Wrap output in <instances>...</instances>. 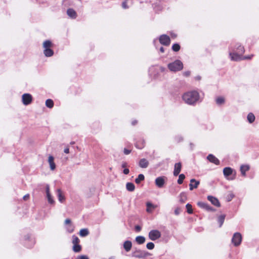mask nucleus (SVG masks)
Segmentation results:
<instances>
[{
  "mask_svg": "<svg viewBox=\"0 0 259 259\" xmlns=\"http://www.w3.org/2000/svg\"><path fill=\"white\" fill-rule=\"evenodd\" d=\"M199 94L196 91L186 92L182 96L184 102L189 105H195L199 101Z\"/></svg>",
  "mask_w": 259,
  "mask_h": 259,
  "instance_id": "1",
  "label": "nucleus"
},
{
  "mask_svg": "<svg viewBox=\"0 0 259 259\" xmlns=\"http://www.w3.org/2000/svg\"><path fill=\"white\" fill-rule=\"evenodd\" d=\"M44 54L47 57H50L53 55L54 51L51 49L53 46L52 42L49 40H46L43 42Z\"/></svg>",
  "mask_w": 259,
  "mask_h": 259,
  "instance_id": "2",
  "label": "nucleus"
},
{
  "mask_svg": "<svg viewBox=\"0 0 259 259\" xmlns=\"http://www.w3.org/2000/svg\"><path fill=\"white\" fill-rule=\"evenodd\" d=\"M167 67L170 71L176 72L182 70L183 64L180 60H177L173 62L169 63L167 65Z\"/></svg>",
  "mask_w": 259,
  "mask_h": 259,
  "instance_id": "3",
  "label": "nucleus"
},
{
  "mask_svg": "<svg viewBox=\"0 0 259 259\" xmlns=\"http://www.w3.org/2000/svg\"><path fill=\"white\" fill-rule=\"evenodd\" d=\"M150 255L147 251L138 248H135L131 253V256L138 258H145Z\"/></svg>",
  "mask_w": 259,
  "mask_h": 259,
  "instance_id": "4",
  "label": "nucleus"
},
{
  "mask_svg": "<svg viewBox=\"0 0 259 259\" xmlns=\"http://www.w3.org/2000/svg\"><path fill=\"white\" fill-rule=\"evenodd\" d=\"M223 174L225 178L229 181H232L235 179L236 171L230 167H225L223 169Z\"/></svg>",
  "mask_w": 259,
  "mask_h": 259,
  "instance_id": "5",
  "label": "nucleus"
},
{
  "mask_svg": "<svg viewBox=\"0 0 259 259\" xmlns=\"http://www.w3.org/2000/svg\"><path fill=\"white\" fill-rule=\"evenodd\" d=\"M161 234L158 230H152L148 233L149 238L152 241H155L161 237Z\"/></svg>",
  "mask_w": 259,
  "mask_h": 259,
  "instance_id": "6",
  "label": "nucleus"
},
{
  "mask_svg": "<svg viewBox=\"0 0 259 259\" xmlns=\"http://www.w3.org/2000/svg\"><path fill=\"white\" fill-rule=\"evenodd\" d=\"M25 245L28 248H31L35 243V240L34 238L31 237L29 234H27L24 236Z\"/></svg>",
  "mask_w": 259,
  "mask_h": 259,
  "instance_id": "7",
  "label": "nucleus"
},
{
  "mask_svg": "<svg viewBox=\"0 0 259 259\" xmlns=\"http://www.w3.org/2000/svg\"><path fill=\"white\" fill-rule=\"evenodd\" d=\"M242 235L240 233H235L232 238V242L235 246H239L242 241Z\"/></svg>",
  "mask_w": 259,
  "mask_h": 259,
  "instance_id": "8",
  "label": "nucleus"
},
{
  "mask_svg": "<svg viewBox=\"0 0 259 259\" xmlns=\"http://www.w3.org/2000/svg\"><path fill=\"white\" fill-rule=\"evenodd\" d=\"M32 101V96L30 94H24L22 96V101L24 105H29Z\"/></svg>",
  "mask_w": 259,
  "mask_h": 259,
  "instance_id": "9",
  "label": "nucleus"
},
{
  "mask_svg": "<svg viewBox=\"0 0 259 259\" xmlns=\"http://www.w3.org/2000/svg\"><path fill=\"white\" fill-rule=\"evenodd\" d=\"M229 55L232 61H238L242 60V54L238 52H230Z\"/></svg>",
  "mask_w": 259,
  "mask_h": 259,
  "instance_id": "10",
  "label": "nucleus"
},
{
  "mask_svg": "<svg viewBox=\"0 0 259 259\" xmlns=\"http://www.w3.org/2000/svg\"><path fill=\"white\" fill-rule=\"evenodd\" d=\"M170 38L168 36L163 34L159 37V42L162 45L168 46L170 44Z\"/></svg>",
  "mask_w": 259,
  "mask_h": 259,
  "instance_id": "11",
  "label": "nucleus"
},
{
  "mask_svg": "<svg viewBox=\"0 0 259 259\" xmlns=\"http://www.w3.org/2000/svg\"><path fill=\"white\" fill-rule=\"evenodd\" d=\"M46 192L48 202L51 204H54L55 203V201L54 200L50 192V188L49 185H46Z\"/></svg>",
  "mask_w": 259,
  "mask_h": 259,
  "instance_id": "12",
  "label": "nucleus"
},
{
  "mask_svg": "<svg viewBox=\"0 0 259 259\" xmlns=\"http://www.w3.org/2000/svg\"><path fill=\"white\" fill-rule=\"evenodd\" d=\"M165 183L164 177H159L155 179V184L158 188H162Z\"/></svg>",
  "mask_w": 259,
  "mask_h": 259,
  "instance_id": "13",
  "label": "nucleus"
},
{
  "mask_svg": "<svg viewBox=\"0 0 259 259\" xmlns=\"http://www.w3.org/2000/svg\"><path fill=\"white\" fill-rule=\"evenodd\" d=\"M182 169V164L181 162L175 163L174 166V175L177 176L180 174Z\"/></svg>",
  "mask_w": 259,
  "mask_h": 259,
  "instance_id": "14",
  "label": "nucleus"
},
{
  "mask_svg": "<svg viewBox=\"0 0 259 259\" xmlns=\"http://www.w3.org/2000/svg\"><path fill=\"white\" fill-rule=\"evenodd\" d=\"M200 182L199 181H196L194 179H192L190 180V183L189 184V189L190 190H193L194 188H197L199 185Z\"/></svg>",
  "mask_w": 259,
  "mask_h": 259,
  "instance_id": "15",
  "label": "nucleus"
},
{
  "mask_svg": "<svg viewBox=\"0 0 259 259\" xmlns=\"http://www.w3.org/2000/svg\"><path fill=\"white\" fill-rule=\"evenodd\" d=\"M250 169V166L248 164H242L240 167V170L241 171V175L243 177L246 176V172L249 170Z\"/></svg>",
  "mask_w": 259,
  "mask_h": 259,
  "instance_id": "16",
  "label": "nucleus"
},
{
  "mask_svg": "<svg viewBox=\"0 0 259 259\" xmlns=\"http://www.w3.org/2000/svg\"><path fill=\"white\" fill-rule=\"evenodd\" d=\"M207 199L211 202V203L216 206H218V207H220V202L219 201V200L216 198L215 197H214L212 196H207Z\"/></svg>",
  "mask_w": 259,
  "mask_h": 259,
  "instance_id": "17",
  "label": "nucleus"
},
{
  "mask_svg": "<svg viewBox=\"0 0 259 259\" xmlns=\"http://www.w3.org/2000/svg\"><path fill=\"white\" fill-rule=\"evenodd\" d=\"M207 159L211 162L216 164L219 165L220 164V161L219 160L215 157L214 155L212 154H209L207 157Z\"/></svg>",
  "mask_w": 259,
  "mask_h": 259,
  "instance_id": "18",
  "label": "nucleus"
},
{
  "mask_svg": "<svg viewBox=\"0 0 259 259\" xmlns=\"http://www.w3.org/2000/svg\"><path fill=\"white\" fill-rule=\"evenodd\" d=\"M48 162L49 163L50 169L54 170L56 168V164L54 162V158L53 156L50 155L48 157Z\"/></svg>",
  "mask_w": 259,
  "mask_h": 259,
  "instance_id": "19",
  "label": "nucleus"
},
{
  "mask_svg": "<svg viewBox=\"0 0 259 259\" xmlns=\"http://www.w3.org/2000/svg\"><path fill=\"white\" fill-rule=\"evenodd\" d=\"M123 246L124 249L126 252H128L131 250L132 247V243L131 241L126 240L124 242Z\"/></svg>",
  "mask_w": 259,
  "mask_h": 259,
  "instance_id": "20",
  "label": "nucleus"
},
{
  "mask_svg": "<svg viewBox=\"0 0 259 259\" xmlns=\"http://www.w3.org/2000/svg\"><path fill=\"white\" fill-rule=\"evenodd\" d=\"M139 165L141 168H145L148 166L149 162L145 158H142L139 161Z\"/></svg>",
  "mask_w": 259,
  "mask_h": 259,
  "instance_id": "21",
  "label": "nucleus"
},
{
  "mask_svg": "<svg viewBox=\"0 0 259 259\" xmlns=\"http://www.w3.org/2000/svg\"><path fill=\"white\" fill-rule=\"evenodd\" d=\"M146 206H147L146 211L148 213H151L153 211V209L156 208L157 207L156 205L153 204L152 203H151L150 202H147L146 203Z\"/></svg>",
  "mask_w": 259,
  "mask_h": 259,
  "instance_id": "22",
  "label": "nucleus"
},
{
  "mask_svg": "<svg viewBox=\"0 0 259 259\" xmlns=\"http://www.w3.org/2000/svg\"><path fill=\"white\" fill-rule=\"evenodd\" d=\"M57 196L58 198V200L60 202L63 203L65 200V196L63 194L61 189H58L57 190Z\"/></svg>",
  "mask_w": 259,
  "mask_h": 259,
  "instance_id": "23",
  "label": "nucleus"
},
{
  "mask_svg": "<svg viewBox=\"0 0 259 259\" xmlns=\"http://www.w3.org/2000/svg\"><path fill=\"white\" fill-rule=\"evenodd\" d=\"M67 15L71 18L74 19L76 17V12L73 9H68L67 11Z\"/></svg>",
  "mask_w": 259,
  "mask_h": 259,
  "instance_id": "24",
  "label": "nucleus"
},
{
  "mask_svg": "<svg viewBox=\"0 0 259 259\" xmlns=\"http://www.w3.org/2000/svg\"><path fill=\"white\" fill-rule=\"evenodd\" d=\"M135 241L138 244H142L145 242V238L143 236H138L136 237Z\"/></svg>",
  "mask_w": 259,
  "mask_h": 259,
  "instance_id": "25",
  "label": "nucleus"
},
{
  "mask_svg": "<svg viewBox=\"0 0 259 259\" xmlns=\"http://www.w3.org/2000/svg\"><path fill=\"white\" fill-rule=\"evenodd\" d=\"M126 188L130 192H133L135 189V185L131 182H128L126 184Z\"/></svg>",
  "mask_w": 259,
  "mask_h": 259,
  "instance_id": "26",
  "label": "nucleus"
},
{
  "mask_svg": "<svg viewBox=\"0 0 259 259\" xmlns=\"http://www.w3.org/2000/svg\"><path fill=\"white\" fill-rule=\"evenodd\" d=\"M79 234L81 237H85L89 235V232L87 229H82L80 230Z\"/></svg>",
  "mask_w": 259,
  "mask_h": 259,
  "instance_id": "27",
  "label": "nucleus"
},
{
  "mask_svg": "<svg viewBox=\"0 0 259 259\" xmlns=\"http://www.w3.org/2000/svg\"><path fill=\"white\" fill-rule=\"evenodd\" d=\"M225 214H222L219 216L218 218V222L220 224V227L223 225L225 221Z\"/></svg>",
  "mask_w": 259,
  "mask_h": 259,
  "instance_id": "28",
  "label": "nucleus"
},
{
  "mask_svg": "<svg viewBox=\"0 0 259 259\" xmlns=\"http://www.w3.org/2000/svg\"><path fill=\"white\" fill-rule=\"evenodd\" d=\"M73 250L75 252H79L81 250V246L78 244H74L73 246Z\"/></svg>",
  "mask_w": 259,
  "mask_h": 259,
  "instance_id": "29",
  "label": "nucleus"
},
{
  "mask_svg": "<svg viewBox=\"0 0 259 259\" xmlns=\"http://www.w3.org/2000/svg\"><path fill=\"white\" fill-rule=\"evenodd\" d=\"M46 106L49 108H52L54 106V102L51 99H47L46 101Z\"/></svg>",
  "mask_w": 259,
  "mask_h": 259,
  "instance_id": "30",
  "label": "nucleus"
},
{
  "mask_svg": "<svg viewBox=\"0 0 259 259\" xmlns=\"http://www.w3.org/2000/svg\"><path fill=\"white\" fill-rule=\"evenodd\" d=\"M247 120L249 123H252L255 120V116L252 113H249L247 115Z\"/></svg>",
  "mask_w": 259,
  "mask_h": 259,
  "instance_id": "31",
  "label": "nucleus"
},
{
  "mask_svg": "<svg viewBox=\"0 0 259 259\" xmlns=\"http://www.w3.org/2000/svg\"><path fill=\"white\" fill-rule=\"evenodd\" d=\"M145 179V177L143 174H140L138 175V178L135 179V182L137 184H140L141 181H143Z\"/></svg>",
  "mask_w": 259,
  "mask_h": 259,
  "instance_id": "32",
  "label": "nucleus"
},
{
  "mask_svg": "<svg viewBox=\"0 0 259 259\" xmlns=\"http://www.w3.org/2000/svg\"><path fill=\"white\" fill-rule=\"evenodd\" d=\"M224 103H225V99L224 97H219L216 99V103L218 105H221L222 104H223Z\"/></svg>",
  "mask_w": 259,
  "mask_h": 259,
  "instance_id": "33",
  "label": "nucleus"
},
{
  "mask_svg": "<svg viewBox=\"0 0 259 259\" xmlns=\"http://www.w3.org/2000/svg\"><path fill=\"white\" fill-rule=\"evenodd\" d=\"M197 205L200 207L206 209L208 208V204L203 202H198Z\"/></svg>",
  "mask_w": 259,
  "mask_h": 259,
  "instance_id": "34",
  "label": "nucleus"
},
{
  "mask_svg": "<svg viewBox=\"0 0 259 259\" xmlns=\"http://www.w3.org/2000/svg\"><path fill=\"white\" fill-rule=\"evenodd\" d=\"M66 229L68 233H72L74 230V226L72 224H70L66 226Z\"/></svg>",
  "mask_w": 259,
  "mask_h": 259,
  "instance_id": "35",
  "label": "nucleus"
},
{
  "mask_svg": "<svg viewBox=\"0 0 259 259\" xmlns=\"http://www.w3.org/2000/svg\"><path fill=\"white\" fill-rule=\"evenodd\" d=\"M185 175H184L183 174H180L179 176V179L178 180V183L179 184H182L183 183V181L185 179Z\"/></svg>",
  "mask_w": 259,
  "mask_h": 259,
  "instance_id": "36",
  "label": "nucleus"
},
{
  "mask_svg": "<svg viewBox=\"0 0 259 259\" xmlns=\"http://www.w3.org/2000/svg\"><path fill=\"white\" fill-rule=\"evenodd\" d=\"M186 207L187 208V211L188 213L192 214L193 213L192 205L190 204L187 203L186 205Z\"/></svg>",
  "mask_w": 259,
  "mask_h": 259,
  "instance_id": "37",
  "label": "nucleus"
},
{
  "mask_svg": "<svg viewBox=\"0 0 259 259\" xmlns=\"http://www.w3.org/2000/svg\"><path fill=\"white\" fill-rule=\"evenodd\" d=\"M79 242H80V240L77 236H76L75 235H73L72 236V243L73 245L78 244L79 243Z\"/></svg>",
  "mask_w": 259,
  "mask_h": 259,
  "instance_id": "38",
  "label": "nucleus"
},
{
  "mask_svg": "<svg viewBox=\"0 0 259 259\" xmlns=\"http://www.w3.org/2000/svg\"><path fill=\"white\" fill-rule=\"evenodd\" d=\"M172 49L175 52H178L180 49V46L178 44H175L172 46Z\"/></svg>",
  "mask_w": 259,
  "mask_h": 259,
  "instance_id": "39",
  "label": "nucleus"
},
{
  "mask_svg": "<svg viewBox=\"0 0 259 259\" xmlns=\"http://www.w3.org/2000/svg\"><path fill=\"white\" fill-rule=\"evenodd\" d=\"M237 50H238V53L241 54H243L245 51L244 47L241 45L237 47Z\"/></svg>",
  "mask_w": 259,
  "mask_h": 259,
  "instance_id": "40",
  "label": "nucleus"
},
{
  "mask_svg": "<svg viewBox=\"0 0 259 259\" xmlns=\"http://www.w3.org/2000/svg\"><path fill=\"white\" fill-rule=\"evenodd\" d=\"M154 247H155V245L152 242H148L146 245L147 248L148 249H150V250L153 249L154 248Z\"/></svg>",
  "mask_w": 259,
  "mask_h": 259,
  "instance_id": "41",
  "label": "nucleus"
},
{
  "mask_svg": "<svg viewBox=\"0 0 259 259\" xmlns=\"http://www.w3.org/2000/svg\"><path fill=\"white\" fill-rule=\"evenodd\" d=\"M234 197V195L232 193H231L227 196V200L228 201H230Z\"/></svg>",
  "mask_w": 259,
  "mask_h": 259,
  "instance_id": "42",
  "label": "nucleus"
},
{
  "mask_svg": "<svg viewBox=\"0 0 259 259\" xmlns=\"http://www.w3.org/2000/svg\"><path fill=\"white\" fill-rule=\"evenodd\" d=\"M181 212V209L180 207H177L175 209L174 213L176 215H178Z\"/></svg>",
  "mask_w": 259,
  "mask_h": 259,
  "instance_id": "43",
  "label": "nucleus"
},
{
  "mask_svg": "<svg viewBox=\"0 0 259 259\" xmlns=\"http://www.w3.org/2000/svg\"><path fill=\"white\" fill-rule=\"evenodd\" d=\"M132 151V150L127 148H124L123 150L124 154L125 155L129 154Z\"/></svg>",
  "mask_w": 259,
  "mask_h": 259,
  "instance_id": "44",
  "label": "nucleus"
},
{
  "mask_svg": "<svg viewBox=\"0 0 259 259\" xmlns=\"http://www.w3.org/2000/svg\"><path fill=\"white\" fill-rule=\"evenodd\" d=\"M122 7L124 9H127L128 8V7L127 5V1L126 0L122 3Z\"/></svg>",
  "mask_w": 259,
  "mask_h": 259,
  "instance_id": "45",
  "label": "nucleus"
},
{
  "mask_svg": "<svg viewBox=\"0 0 259 259\" xmlns=\"http://www.w3.org/2000/svg\"><path fill=\"white\" fill-rule=\"evenodd\" d=\"M252 57H253L252 55H249V56H244V57L242 56V60L251 59Z\"/></svg>",
  "mask_w": 259,
  "mask_h": 259,
  "instance_id": "46",
  "label": "nucleus"
},
{
  "mask_svg": "<svg viewBox=\"0 0 259 259\" xmlns=\"http://www.w3.org/2000/svg\"><path fill=\"white\" fill-rule=\"evenodd\" d=\"M77 259H89L88 256L85 255H80L77 257Z\"/></svg>",
  "mask_w": 259,
  "mask_h": 259,
  "instance_id": "47",
  "label": "nucleus"
},
{
  "mask_svg": "<svg viewBox=\"0 0 259 259\" xmlns=\"http://www.w3.org/2000/svg\"><path fill=\"white\" fill-rule=\"evenodd\" d=\"M65 224V225H70V224H71V220L69 219H67L65 220V222H64Z\"/></svg>",
  "mask_w": 259,
  "mask_h": 259,
  "instance_id": "48",
  "label": "nucleus"
},
{
  "mask_svg": "<svg viewBox=\"0 0 259 259\" xmlns=\"http://www.w3.org/2000/svg\"><path fill=\"white\" fill-rule=\"evenodd\" d=\"M130 170L128 168H124L123 170V172L125 175H127L129 174Z\"/></svg>",
  "mask_w": 259,
  "mask_h": 259,
  "instance_id": "49",
  "label": "nucleus"
},
{
  "mask_svg": "<svg viewBox=\"0 0 259 259\" xmlns=\"http://www.w3.org/2000/svg\"><path fill=\"white\" fill-rule=\"evenodd\" d=\"M190 74V72L189 71L183 72V75L186 76H188Z\"/></svg>",
  "mask_w": 259,
  "mask_h": 259,
  "instance_id": "50",
  "label": "nucleus"
},
{
  "mask_svg": "<svg viewBox=\"0 0 259 259\" xmlns=\"http://www.w3.org/2000/svg\"><path fill=\"white\" fill-rule=\"evenodd\" d=\"M29 194H26V195H24L23 196V199L24 200H27L29 198Z\"/></svg>",
  "mask_w": 259,
  "mask_h": 259,
  "instance_id": "51",
  "label": "nucleus"
},
{
  "mask_svg": "<svg viewBox=\"0 0 259 259\" xmlns=\"http://www.w3.org/2000/svg\"><path fill=\"white\" fill-rule=\"evenodd\" d=\"M135 229H136V230L137 231H140L141 230V227H140V226H136L135 227Z\"/></svg>",
  "mask_w": 259,
  "mask_h": 259,
  "instance_id": "52",
  "label": "nucleus"
},
{
  "mask_svg": "<svg viewBox=\"0 0 259 259\" xmlns=\"http://www.w3.org/2000/svg\"><path fill=\"white\" fill-rule=\"evenodd\" d=\"M183 195H184V194H183V193H181V198L180 199V202H181V203H184V201H185L184 199H183V198H182V196H183Z\"/></svg>",
  "mask_w": 259,
  "mask_h": 259,
  "instance_id": "53",
  "label": "nucleus"
},
{
  "mask_svg": "<svg viewBox=\"0 0 259 259\" xmlns=\"http://www.w3.org/2000/svg\"><path fill=\"white\" fill-rule=\"evenodd\" d=\"M208 208H206V210H209V211H213L214 210V209H213L211 206H210L209 205H208Z\"/></svg>",
  "mask_w": 259,
  "mask_h": 259,
  "instance_id": "54",
  "label": "nucleus"
},
{
  "mask_svg": "<svg viewBox=\"0 0 259 259\" xmlns=\"http://www.w3.org/2000/svg\"><path fill=\"white\" fill-rule=\"evenodd\" d=\"M64 152L65 153H68L69 152V149L68 148H66L64 149Z\"/></svg>",
  "mask_w": 259,
  "mask_h": 259,
  "instance_id": "55",
  "label": "nucleus"
},
{
  "mask_svg": "<svg viewBox=\"0 0 259 259\" xmlns=\"http://www.w3.org/2000/svg\"><path fill=\"white\" fill-rule=\"evenodd\" d=\"M126 164H126V162H123V163H122V165H121L122 167V168H125V167H126Z\"/></svg>",
  "mask_w": 259,
  "mask_h": 259,
  "instance_id": "56",
  "label": "nucleus"
},
{
  "mask_svg": "<svg viewBox=\"0 0 259 259\" xmlns=\"http://www.w3.org/2000/svg\"><path fill=\"white\" fill-rule=\"evenodd\" d=\"M160 51L161 52V53H163L164 52V49L163 47H161L160 48Z\"/></svg>",
  "mask_w": 259,
  "mask_h": 259,
  "instance_id": "57",
  "label": "nucleus"
},
{
  "mask_svg": "<svg viewBox=\"0 0 259 259\" xmlns=\"http://www.w3.org/2000/svg\"><path fill=\"white\" fill-rule=\"evenodd\" d=\"M137 123V121L135 120L132 121V124L135 125Z\"/></svg>",
  "mask_w": 259,
  "mask_h": 259,
  "instance_id": "58",
  "label": "nucleus"
},
{
  "mask_svg": "<svg viewBox=\"0 0 259 259\" xmlns=\"http://www.w3.org/2000/svg\"><path fill=\"white\" fill-rule=\"evenodd\" d=\"M115 257L114 256H110L108 259H115Z\"/></svg>",
  "mask_w": 259,
  "mask_h": 259,
  "instance_id": "59",
  "label": "nucleus"
},
{
  "mask_svg": "<svg viewBox=\"0 0 259 259\" xmlns=\"http://www.w3.org/2000/svg\"><path fill=\"white\" fill-rule=\"evenodd\" d=\"M200 77H197V79H200Z\"/></svg>",
  "mask_w": 259,
  "mask_h": 259,
  "instance_id": "60",
  "label": "nucleus"
}]
</instances>
